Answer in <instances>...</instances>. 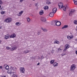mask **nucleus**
<instances>
[{
	"label": "nucleus",
	"mask_w": 77,
	"mask_h": 77,
	"mask_svg": "<svg viewBox=\"0 0 77 77\" xmlns=\"http://www.w3.org/2000/svg\"><path fill=\"white\" fill-rule=\"evenodd\" d=\"M75 68H76V66L74 64H73L70 67V71H73Z\"/></svg>",
	"instance_id": "1"
},
{
	"label": "nucleus",
	"mask_w": 77,
	"mask_h": 77,
	"mask_svg": "<svg viewBox=\"0 0 77 77\" xmlns=\"http://www.w3.org/2000/svg\"><path fill=\"white\" fill-rule=\"evenodd\" d=\"M74 12H75V10L74 9L71 10L69 13V16H72V15L74 14Z\"/></svg>",
	"instance_id": "2"
},
{
	"label": "nucleus",
	"mask_w": 77,
	"mask_h": 77,
	"mask_svg": "<svg viewBox=\"0 0 77 77\" xmlns=\"http://www.w3.org/2000/svg\"><path fill=\"white\" fill-rule=\"evenodd\" d=\"M20 70L21 73H24V72H25V69L23 67H20Z\"/></svg>",
	"instance_id": "3"
},
{
	"label": "nucleus",
	"mask_w": 77,
	"mask_h": 77,
	"mask_svg": "<svg viewBox=\"0 0 77 77\" xmlns=\"http://www.w3.org/2000/svg\"><path fill=\"white\" fill-rule=\"evenodd\" d=\"M58 5L59 6V8L61 9L63 7V3L62 2H61L59 3L58 4Z\"/></svg>",
	"instance_id": "4"
},
{
	"label": "nucleus",
	"mask_w": 77,
	"mask_h": 77,
	"mask_svg": "<svg viewBox=\"0 0 77 77\" xmlns=\"http://www.w3.org/2000/svg\"><path fill=\"white\" fill-rule=\"evenodd\" d=\"M17 49V47L16 46H14L12 47L10 49V50L12 51H14V50H16Z\"/></svg>",
	"instance_id": "5"
},
{
	"label": "nucleus",
	"mask_w": 77,
	"mask_h": 77,
	"mask_svg": "<svg viewBox=\"0 0 77 77\" xmlns=\"http://www.w3.org/2000/svg\"><path fill=\"white\" fill-rule=\"evenodd\" d=\"M56 25L57 26H60L61 25V22L58 21H56Z\"/></svg>",
	"instance_id": "6"
},
{
	"label": "nucleus",
	"mask_w": 77,
	"mask_h": 77,
	"mask_svg": "<svg viewBox=\"0 0 77 77\" xmlns=\"http://www.w3.org/2000/svg\"><path fill=\"white\" fill-rule=\"evenodd\" d=\"M56 20H54V21L51 22V25H52V26H56Z\"/></svg>",
	"instance_id": "7"
},
{
	"label": "nucleus",
	"mask_w": 77,
	"mask_h": 77,
	"mask_svg": "<svg viewBox=\"0 0 77 77\" xmlns=\"http://www.w3.org/2000/svg\"><path fill=\"white\" fill-rule=\"evenodd\" d=\"M4 67L6 69H7V70L9 68V66L7 64H5L4 65Z\"/></svg>",
	"instance_id": "8"
},
{
	"label": "nucleus",
	"mask_w": 77,
	"mask_h": 77,
	"mask_svg": "<svg viewBox=\"0 0 77 77\" xmlns=\"http://www.w3.org/2000/svg\"><path fill=\"white\" fill-rule=\"evenodd\" d=\"M41 20L43 22H45L46 21V19L44 17H42L41 18Z\"/></svg>",
	"instance_id": "9"
},
{
	"label": "nucleus",
	"mask_w": 77,
	"mask_h": 77,
	"mask_svg": "<svg viewBox=\"0 0 77 77\" xmlns=\"http://www.w3.org/2000/svg\"><path fill=\"white\" fill-rule=\"evenodd\" d=\"M67 38L68 39H71L73 38V35H71L69 36H67Z\"/></svg>",
	"instance_id": "10"
},
{
	"label": "nucleus",
	"mask_w": 77,
	"mask_h": 77,
	"mask_svg": "<svg viewBox=\"0 0 77 77\" xmlns=\"http://www.w3.org/2000/svg\"><path fill=\"white\" fill-rule=\"evenodd\" d=\"M46 5H50L51 4V2H50V0H46Z\"/></svg>",
	"instance_id": "11"
},
{
	"label": "nucleus",
	"mask_w": 77,
	"mask_h": 77,
	"mask_svg": "<svg viewBox=\"0 0 77 77\" xmlns=\"http://www.w3.org/2000/svg\"><path fill=\"white\" fill-rule=\"evenodd\" d=\"M54 13L53 12H51L50 13L49 15L51 17H53V16H54Z\"/></svg>",
	"instance_id": "12"
},
{
	"label": "nucleus",
	"mask_w": 77,
	"mask_h": 77,
	"mask_svg": "<svg viewBox=\"0 0 77 77\" xmlns=\"http://www.w3.org/2000/svg\"><path fill=\"white\" fill-rule=\"evenodd\" d=\"M52 11V12H53V13H54V14H55L56 12V11H57V8H54L53 9Z\"/></svg>",
	"instance_id": "13"
},
{
	"label": "nucleus",
	"mask_w": 77,
	"mask_h": 77,
	"mask_svg": "<svg viewBox=\"0 0 77 77\" xmlns=\"http://www.w3.org/2000/svg\"><path fill=\"white\" fill-rule=\"evenodd\" d=\"M14 69V68L12 67V66H11L10 70H8L7 71L8 73L9 74L10 73V71H12V70Z\"/></svg>",
	"instance_id": "14"
},
{
	"label": "nucleus",
	"mask_w": 77,
	"mask_h": 77,
	"mask_svg": "<svg viewBox=\"0 0 77 77\" xmlns=\"http://www.w3.org/2000/svg\"><path fill=\"white\" fill-rule=\"evenodd\" d=\"M69 47H70V46H69V44H66L65 45V48H66L67 49H68V48H69Z\"/></svg>",
	"instance_id": "15"
},
{
	"label": "nucleus",
	"mask_w": 77,
	"mask_h": 77,
	"mask_svg": "<svg viewBox=\"0 0 77 77\" xmlns=\"http://www.w3.org/2000/svg\"><path fill=\"white\" fill-rule=\"evenodd\" d=\"M15 36H16V35L15 34H13L10 35V38H15Z\"/></svg>",
	"instance_id": "16"
},
{
	"label": "nucleus",
	"mask_w": 77,
	"mask_h": 77,
	"mask_svg": "<svg viewBox=\"0 0 77 77\" xmlns=\"http://www.w3.org/2000/svg\"><path fill=\"white\" fill-rule=\"evenodd\" d=\"M68 25H65L63 26L62 28V29H66V28H68Z\"/></svg>",
	"instance_id": "17"
},
{
	"label": "nucleus",
	"mask_w": 77,
	"mask_h": 77,
	"mask_svg": "<svg viewBox=\"0 0 77 77\" xmlns=\"http://www.w3.org/2000/svg\"><path fill=\"white\" fill-rule=\"evenodd\" d=\"M57 53H60V52H61L62 51V49L60 48H58L57 50Z\"/></svg>",
	"instance_id": "18"
},
{
	"label": "nucleus",
	"mask_w": 77,
	"mask_h": 77,
	"mask_svg": "<svg viewBox=\"0 0 77 77\" xmlns=\"http://www.w3.org/2000/svg\"><path fill=\"white\" fill-rule=\"evenodd\" d=\"M40 15H43L44 14V11L42 10H41L39 13Z\"/></svg>",
	"instance_id": "19"
},
{
	"label": "nucleus",
	"mask_w": 77,
	"mask_h": 77,
	"mask_svg": "<svg viewBox=\"0 0 77 77\" xmlns=\"http://www.w3.org/2000/svg\"><path fill=\"white\" fill-rule=\"evenodd\" d=\"M53 66H58V63L56 62H55L53 64Z\"/></svg>",
	"instance_id": "20"
},
{
	"label": "nucleus",
	"mask_w": 77,
	"mask_h": 77,
	"mask_svg": "<svg viewBox=\"0 0 77 77\" xmlns=\"http://www.w3.org/2000/svg\"><path fill=\"white\" fill-rule=\"evenodd\" d=\"M9 38V36L8 35H5V39H8V38Z\"/></svg>",
	"instance_id": "21"
},
{
	"label": "nucleus",
	"mask_w": 77,
	"mask_h": 77,
	"mask_svg": "<svg viewBox=\"0 0 77 77\" xmlns=\"http://www.w3.org/2000/svg\"><path fill=\"white\" fill-rule=\"evenodd\" d=\"M29 52H30V51L29 50H26L24 51L23 52V53H24L25 54H27V53H29Z\"/></svg>",
	"instance_id": "22"
},
{
	"label": "nucleus",
	"mask_w": 77,
	"mask_h": 77,
	"mask_svg": "<svg viewBox=\"0 0 77 77\" xmlns=\"http://www.w3.org/2000/svg\"><path fill=\"white\" fill-rule=\"evenodd\" d=\"M41 29L42 30H43V31H44V32H47V29H44L43 28H41Z\"/></svg>",
	"instance_id": "23"
},
{
	"label": "nucleus",
	"mask_w": 77,
	"mask_h": 77,
	"mask_svg": "<svg viewBox=\"0 0 77 77\" xmlns=\"http://www.w3.org/2000/svg\"><path fill=\"white\" fill-rule=\"evenodd\" d=\"M23 11H21L20 12H19V15H18V16H21V15L23 13Z\"/></svg>",
	"instance_id": "24"
},
{
	"label": "nucleus",
	"mask_w": 77,
	"mask_h": 77,
	"mask_svg": "<svg viewBox=\"0 0 77 77\" xmlns=\"http://www.w3.org/2000/svg\"><path fill=\"white\" fill-rule=\"evenodd\" d=\"M62 8H63V11H66V6H63Z\"/></svg>",
	"instance_id": "25"
},
{
	"label": "nucleus",
	"mask_w": 77,
	"mask_h": 77,
	"mask_svg": "<svg viewBox=\"0 0 77 77\" xmlns=\"http://www.w3.org/2000/svg\"><path fill=\"white\" fill-rule=\"evenodd\" d=\"M10 75L11 76H13V75H14V72H10Z\"/></svg>",
	"instance_id": "26"
},
{
	"label": "nucleus",
	"mask_w": 77,
	"mask_h": 77,
	"mask_svg": "<svg viewBox=\"0 0 77 77\" xmlns=\"http://www.w3.org/2000/svg\"><path fill=\"white\" fill-rule=\"evenodd\" d=\"M5 22H6V23H9V19L8 18L6 19L5 20Z\"/></svg>",
	"instance_id": "27"
},
{
	"label": "nucleus",
	"mask_w": 77,
	"mask_h": 77,
	"mask_svg": "<svg viewBox=\"0 0 77 77\" xmlns=\"http://www.w3.org/2000/svg\"><path fill=\"white\" fill-rule=\"evenodd\" d=\"M73 2H74L75 5H77V0H73Z\"/></svg>",
	"instance_id": "28"
},
{
	"label": "nucleus",
	"mask_w": 77,
	"mask_h": 77,
	"mask_svg": "<svg viewBox=\"0 0 77 77\" xmlns=\"http://www.w3.org/2000/svg\"><path fill=\"white\" fill-rule=\"evenodd\" d=\"M54 60H51L50 61V63L51 64H53V63L54 62Z\"/></svg>",
	"instance_id": "29"
},
{
	"label": "nucleus",
	"mask_w": 77,
	"mask_h": 77,
	"mask_svg": "<svg viewBox=\"0 0 77 77\" xmlns=\"http://www.w3.org/2000/svg\"><path fill=\"white\" fill-rule=\"evenodd\" d=\"M26 19L27 20V21L28 22V23H29V22H30V18H29V17H27Z\"/></svg>",
	"instance_id": "30"
},
{
	"label": "nucleus",
	"mask_w": 77,
	"mask_h": 77,
	"mask_svg": "<svg viewBox=\"0 0 77 77\" xmlns=\"http://www.w3.org/2000/svg\"><path fill=\"white\" fill-rule=\"evenodd\" d=\"M8 21H9V23H11V22L12 21L11 18H8Z\"/></svg>",
	"instance_id": "31"
},
{
	"label": "nucleus",
	"mask_w": 77,
	"mask_h": 77,
	"mask_svg": "<svg viewBox=\"0 0 77 77\" xmlns=\"http://www.w3.org/2000/svg\"><path fill=\"white\" fill-rule=\"evenodd\" d=\"M74 23L75 24H77V20H74Z\"/></svg>",
	"instance_id": "32"
},
{
	"label": "nucleus",
	"mask_w": 77,
	"mask_h": 77,
	"mask_svg": "<svg viewBox=\"0 0 77 77\" xmlns=\"http://www.w3.org/2000/svg\"><path fill=\"white\" fill-rule=\"evenodd\" d=\"M54 44H59V42L57 40H56L54 42Z\"/></svg>",
	"instance_id": "33"
},
{
	"label": "nucleus",
	"mask_w": 77,
	"mask_h": 77,
	"mask_svg": "<svg viewBox=\"0 0 77 77\" xmlns=\"http://www.w3.org/2000/svg\"><path fill=\"white\" fill-rule=\"evenodd\" d=\"M16 26H20V23H19V22H17L16 23Z\"/></svg>",
	"instance_id": "34"
},
{
	"label": "nucleus",
	"mask_w": 77,
	"mask_h": 77,
	"mask_svg": "<svg viewBox=\"0 0 77 77\" xmlns=\"http://www.w3.org/2000/svg\"><path fill=\"white\" fill-rule=\"evenodd\" d=\"M6 48H7V50H9V49H10V50H11V48H10L9 47H7Z\"/></svg>",
	"instance_id": "35"
},
{
	"label": "nucleus",
	"mask_w": 77,
	"mask_h": 77,
	"mask_svg": "<svg viewBox=\"0 0 77 77\" xmlns=\"http://www.w3.org/2000/svg\"><path fill=\"white\" fill-rule=\"evenodd\" d=\"M44 56H43V55H42L41 56V60H42V59H44Z\"/></svg>",
	"instance_id": "36"
},
{
	"label": "nucleus",
	"mask_w": 77,
	"mask_h": 77,
	"mask_svg": "<svg viewBox=\"0 0 77 77\" xmlns=\"http://www.w3.org/2000/svg\"><path fill=\"white\" fill-rule=\"evenodd\" d=\"M5 11H2L1 12V14H5Z\"/></svg>",
	"instance_id": "37"
},
{
	"label": "nucleus",
	"mask_w": 77,
	"mask_h": 77,
	"mask_svg": "<svg viewBox=\"0 0 77 77\" xmlns=\"http://www.w3.org/2000/svg\"><path fill=\"white\" fill-rule=\"evenodd\" d=\"M61 56H65V55H66V54H61Z\"/></svg>",
	"instance_id": "38"
},
{
	"label": "nucleus",
	"mask_w": 77,
	"mask_h": 77,
	"mask_svg": "<svg viewBox=\"0 0 77 77\" xmlns=\"http://www.w3.org/2000/svg\"><path fill=\"white\" fill-rule=\"evenodd\" d=\"M40 34H41V32L39 31H38V32L37 34L39 35H40Z\"/></svg>",
	"instance_id": "39"
},
{
	"label": "nucleus",
	"mask_w": 77,
	"mask_h": 77,
	"mask_svg": "<svg viewBox=\"0 0 77 77\" xmlns=\"http://www.w3.org/2000/svg\"><path fill=\"white\" fill-rule=\"evenodd\" d=\"M65 6H66V7L67 9H68L69 8V7H68V6L66 5H65Z\"/></svg>",
	"instance_id": "40"
},
{
	"label": "nucleus",
	"mask_w": 77,
	"mask_h": 77,
	"mask_svg": "<svg viewBox=\"0 0 77 77\" xmlns=\"http://www.w3.org/2000/svg\"><path fill=\"white\" fill-rule=\"evenodd\" d=\"M67 49H66V48H65V49H64L63 50V51H64V52H65V51H66V50Z\"/></svg>",
	"instance_id": "41"
},
{
	"label": "nucleus",
	"mask_w": 77,
	"mask_h": 77,
	"mask_svg": "<svg viewBox=\"0 0 77 77\" xmlns=\"http://www.w3.org/2000/svg\"><path fill=\"white\" fill-rule=\"evenodd\" d=\"M3 4V2L0 0V5H2Z\"/></svg>",
	"instance_id": "42"
},
{
	"label": "nucleus",
	"mask_w": 77,
	"mask_h": 77,
	"mask_svg": "<svg viewBox=\"0 0 77 77\" xmlns=\"http://www.w3.org/2000/svg\"><path fill=\"white\" fill-rule=\"evenodd\" d=\"M46 7V9H48V6H45Z\"/></svg>",
	"instance_id": "43"
},
{
	"label": "nucleus",
	"mask_w": 77,
	"mask_h": 77,
	"mask_svg": "<svg viewBox=\"0 0 77 77\" xmlns=\"http://www.w3.org/2000/svg\"><path fill=\"white\" fill-rule=\"evenodd\" d=\"M44 9L45 10H46V9H47L45 6L44 7Z\"/></svg>",
	"instance_id": "44"
},
{
	"label": "nucleus",
	"mask_w": 77,
	"mask_h": 77,
	"mask_svg": "<svg viewBox=\"0 0 77 77\" xmlns=\"http://www.w3.org/2000/svg\"><path fill=\"white\" fill-rule=\"evenodd\" d=\"M14 77H18V76L17 75H15L14 76Z\"/></svg>",
	"instance_id": "45"
},
{
	"label": "nucleus",
	"mask_w": 77,
	"mask_h": 77,
	"mask_svg": "<svg viewBox=\"0 0 77 77\" xmlns=\"http://www.w3.org/2000/svg\"><path fill=\"white\" fill-rule=\"evenodd\" d=\"M54 52V50H52V51H51L52 53H53Z\"/></svg>",
	"instance_id": "46"
},
{
	"label": "nucleus",
	"mask_w": 77,
	"mask_h": 77,
	"mask_svg": "<svg viewBox=\"0 0 77 77\" xmlns=\"http://www.w3.org/2000/svg\"><path fill=\"white\" fill-rule=\"evenodd\" d=\"M3 67L2 66H0V69H2V68Z\"/></svg>",
	"instance_id": "47"
},
{
	"label": "nucleus",
	"mask_w": 77,
	"mask_h": 77,
	"mask_svg": "<svg viewBox=\"0 0 77 77\" xmlns=\"http://www.w3.org/2000/svg\"><path fill=\"white\" fill-rule=\"evenodd\" d=\"M24 0H20V2L21 3V2H23V1Z\"/></svg>",
	"instance_id": "48"
},
{
	"label": "nucleus",
	"mask_w": 77,
	"mask_h": 77,
	"mask_svg": "<svg viewBox=\"0 0 77 77\" xmlns=\"http://www.w3.org/2000/svg\"><path fill=\"white\" fill-rule=\"evenodd\" d=\"M41 59V57H38V59L39 60V59Z\"/></svg>",
	"instance_id": "49"
},
{
	"label": "nucleus",
	"mask_w": 77,
	"mask_h": 77,
	"mask_svg": "<svg viewBox=\"0 0 77 77\" xmlns=\"http://www.w3.org/2000/svg\"><path fill=\"white\" fill-rule=\"evenodd\" d=\"M35 5L36 6H37V5H38V4H35Z\"/></svg>",
	"instance_id": "50"
},
{
	"label": "nucleus",
	"mask_w": 77,
	"mask_h": 77,
	"mask_svg": "<svg viewBox=\"0 0 77 77\" xmlns=\"http://www.w3.org/2000/svg\"><path fill=\"white\" fill-rule=\"evenodd\" d=\"M75 53L77 55V51H75Z\"/></svg>",
	"instance_id": "51"
},
{
	"label": "nucleus",
	"mask_w": 77,
	"mask_h": 77,
	"mask_svg": "<svg viewBox=\"0 0 77 77\" xmlns=\"http://www.w3.org/2000/svg\"><path fill=\"white\" fill-rule=\"evenodd\" d=\"M39 64H40V63H38L37 64V65H39Z\"/></svg>",
	"instance_id": "52"
},
{
	"label": "nucleus",
	"mask_w": 77,
	"mask_h": 77,
	"mask_svg": "<svg viewBox=\"0 0 77 77\" xmlns=\"http://www.w3.org/2000/svg\"><path fill=\"white\" fill-rule=\"evenodd\" d=\"M1 42H2V41L0 40V43H1Z\"/></svg>",
	"instance_id": "53"
},
{
	"label": "nucleus",
	"mask_w": 77,
	"mask_h": 77,
	"mask_svg": "<svg viewBox=\"0 0 77 77\" xmlns=\"http://www.w3.org/2000/svg\"><path fill=\"white\" fill-rule=\"evenodd\" d=\"M75 41H77V38L75 39Z\"/></svg>",
	"instance_id": "54"
},
{
	"label": "nucleus",
	"mask_w": 77,
	"mask_h": 77,
	"mask_svg": "<svg viewBox=\"0 0 77 77\" xmlns=\"http://www.w3.org/2000/svg\"><path fill=\"white\" fill-rule=\"evenodd\" d=\"M1 8V5H0V9Z\"/></svg>",
	"instance_id": "55"
},
{
	"label": "nucleus",
	"mask_w": 77,
	"mask_h": 77,
	"mask_svg": "<svg viewBox=\"0 0 77 77\" xmlns=\"http://www.w3.org/2000/svg\"><path fill=\"white\" fill-rule=\"evenodd\" d=\"M33 0V1H35V0Z\"/></svg>",
	"instance_id": "56"
},
{
	"label": "nucleus",
	"mask_w": 77,
	"mask_h": 77,
	"mask_svg": "<svg viewBox=\"0 0 77 77\" xmlns=\"http://www.w3.org/2000/svg\"><path fill=\"white\" fill-rule=\"evenodd\" d=\"M29 7H30V6H29Z\"/></svg>",
	"instance_id": "57"
},
{
	"label": "nucleus",
	"mask_w": 77,
	"mask_h": 77,
	"mask_svg": "<svg viewBox=\"0 0 77 77\" xmlns=\"http://www.w3.org/2000/svg\"><path fill=\"white\" fill-rule=\"evenodd\" d=\"M0 29H1V27H0Z\"/></svg>",
	"instance_id": "58"
}]
</instances>
